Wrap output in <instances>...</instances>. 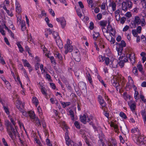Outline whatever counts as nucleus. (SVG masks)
I'll use <instances>...</instances> for the list:
<instances>
[{
	"label": "nucleus",
	"mask_w": 146,
	"mask_h": 146,
	"mask_svg": "<svg viewBox=\"0 0 146 146\" xmlns=\"http://www.w3.org/2000/svg\"><path fill=\"white\" fill-rule=\"evenodd\" d=\"M107 28V30H106L105 28L102 27V30L103 35L110 42L111 44H113L115 42V40L114 38H112L110 35L108 31L112 30L113 28L111 25H108Z\"/></svg>",
	"instance_id": "1"
},
{
	"label": "nucleus",
	"mask_w": 146,
	"mask_h": 146,
	"mask_svg": "<svg viewBox=\"0 0 146 146\" xmlns=\"http://www.w3.org/2000/svg\"><path fill=\"white\" fill-rule=\"evenodd\" d=\"M122 9L123 10L126 11L128 8L131 9L132 7V3L131 1H123L122 3Z\"/></svg>",
	"instance_id": "2"
},
{
	"label": "nucleus",
	"mask_w": 146,
	"mask_h": 146,
	"mask_svg": "<svg viewBox=\"0 0 146 146\" xmlns=\"http://www.w3.org/2000/svg\"><path fill=\"white\" fill-rule=\"evenodd\" d=\"M98 99L100 104L102 106L101 108L104 111L108 110V108L106 106V104L102 96L100 95L98 96Z\"/></svg>",
	"instance_id": "3"
},
{
	"label": "nucleus",
	"mask_w": 146,
	"mask_h": 146,
	"mask_svg": "<svg viewBox=\"0 0 146 146\" xmlns=\"http://www.w3.org/2000/svg\"><path fill=\"white\" fill-rule=\"evenodd\" d=\"M116 43L119 45V46L116 48V50L118 52V55H120L123 50V47L126 46V44L123 40H122L120 43L118 44L117 43Z\"/></svg>",
	"instance_id": "4"
},
{
	"label": "nucleus",
	"mask_w": 146,
	"mask_h": 146,
	"mask_svg": "<svg viewBox=\"0 0 146 146\" xmlns=\"http://www.w3.org/2000/svg\"><path fill=\"white\" fill-rule=\"evenodd\" d=\"M5 124L7 127V131L9 135L13 139V136L11 135V134L10 131L11 129L13 130V127L12 126L11 123L8 121H5Z\"/></svg>",
	"instance_id": "5"
},
{
	"label": "nucleus",
	"mask_w": 146,
	"mask_h": 146,
	"mask_svg": "<svg viewBox=\"0 0 146 146\" xmlns=\"http://www.w3.org/2000/svg\"><path fill=\"white\" fill-rule=\"evenodd\" d=\"M72 54V56L75 61L77 62H79L80 61L81 56H80L79 52L78 50L76 49L74 52H73Z\"/></svg>",
	"instance_id": "6"
},
{
	"label": "nucleus",
	"mask_w": 146,
	"mask_h": 146,
	"mask_svg": "<svg viewBox=\"0 0 146 146\" xmlns=\"http://www.w3.org/2000/svg\"><path fill=\"white\" fill-rule=\"evenodd\" d=\"M127 57L129 58L132 64H133L135 63V54L134 53H131L129 54H127Z\"/></svg>",
	"instance_id": "7"
},
{
	"label": "nucleus",
	"mask_w": 146,
	"mask_h": 146,
	"mask_svg": "<svg viewBox=\"0 0 146 146\" xmlns=\"http://www.w3.org/2000/svg\"><path fill=\"white\" fill-rule=\"evenodd\" d=\"M64 48L65 49L64 52L66 54H67L68 52H71L73 50V47L70 44H66Z\"/></svg>",
	"instance_id": "8"
},
{
	"label": "nucleus",
	"mask_w": 146,
	"mask_h": 146,
	"mask_svg": "<svg viewBox=\"0 0 146 146\" xmlns=\"http://www.w3.org/2000/svg\"><path fill=\"white\" fill-rule=\"evenodd\" d=\"M121 129L122 133L123 134L125 135L126 134H127L129 132V130L127 128L126 125L123 124V125L122 127L121 126L120 127Z\"/></svg>",
	"instance_id": "9"
},
{
	"label": "nucleus",
	"mask_w": 146,
	"mask_h": 146,
	"mask_svg": "<svg viewBox=\"0 0 146 146\" xmlns=\"http://www.w3.org/2000/svg\"><path fill=\"white\" fill-rule=\"evenodd\" d=\"M128 104L131 111L133 112H134L136 107L135 104L132 103L131 101L128 102Z\"/></svg>",
	"instance_id": "10"
},
{
	"label": "nucleus",
	"mask_w": 146,
	"mask_h": 146,
	"mask_svg": "<svg viewBox=\"0 0 146 146\" xmlns=\"http://www.w3.org/2000/svg\"><path fill=\"white\" fill-rule=\"evenodd\" d=\"M86 117H88V116H87L86 114H84L83 115H81L80 116V120L84 124H85L86 123Z\"/></svg>",
	"instance_id": "11"
},
{
	"label": "nucleus",
	"mask_w": 146,
	"mask_h": 146,
	"mask_svg": "<svg viewBox=\"0 0 146 146\" xmlns=\"http://www.w3.org/2000/svg\"><path fill=\"white\" fill-rule=\"evenodd\" d=\"M144 137L141 136H138L137 139V144L140 145L143 143L144 142L143 141Z\"/></svg>",
	"instance_id": "12"
},
{
	"label": "nucleus",
	"mask_w": 146,
	"mask_h": 146,
	"mask_svg": "<svg viewBox=\"0 0 146 146\" xmlns=\"http://www.w3.org/2000/svg\"><path fill=\"white\" fill-rule=\"evenodd\" d=\"M64 127L65 129H66V132L65 133V140H70V139L68 136V131L67 130L68 127L65 124H64Z\"/></svg>",
	"instance_id": "13"
},
{
	"label": "nucleus",
	"mask_w": 146,
	"mask_h": 146,
	"mask_svg": "<svg viewBox=\"0 0 146 146\" xmlns=\"http://www.w3.org/2000/svg\"><path fill=\"white\" fill-rule=\"evenodd\" d=\"M98 41L100 47L101 48H104L105 47V42L103 39L102 38H100L99 39Z\"/></svg>",
	"instance_id": "14"
},
{
	"label": "nucleus",
	"mask_w": 146,
	"mask_h": 146,
	"mask_svg": "<svg viewBox=\"0 0 146 146\" xmlns=\"http://www.w3.org/2000/svg\"><path fill=\"white\" fill-rule=\"evenodd\" d=\"M141 22L139 17L137 16L135 17L134 21V25H139L140 23Z\"/></svg>",
	"instance_id": "15"
},
{
	"label": "nucleus",
	"mask_w": 146,
	"mask_h": 146,
	"mask_svg": "<svg viewBox=\"0 0 146 146\" xmlns=\"http://www.w3.org/2000/svg\"><path fill=\"white\" fill-rule=\"evenodd\" d=\"M56 41L59 48H62L63 47V45L61 40L59 39L58 40L56 39Z\"/></svg>",
	"instance_id": "16"
},
{
	"label": "nucleus",
	"mask_w": 146,
	"mask_h": 146,
	"mask_svg": "<svg viewBox=\"0 0 146 146\" xmlns=\"http://www.w3.org/2000/svg\"><path fill=\"white\" fill-rule=\"evenodd\" d=\"M60 23L62 28H64L66 25V21L64 17H62L60 19Z\"/></svg>",
	"instance_id": "17"
},
{
	"label": "nucleus",
	"mask_w": 146,
	"mask_h": 146,
	"mask_svg": "<svg viewBox=\"0 0 146 146\" xmlns=\"http://www.w3.org/2000/svg\"><path fill=\"white\" fill-rule=\"evenodd\" d=\"M10 132L11 133V135L13 136V139L11 137V138L12 140H14L17 136V132H16V131H15V129L14 128L13 130L11 129Z\"/></svg>",
	"instance_id": "18"
},
{
	"label": "nucleus",
	"mask_w": 146,
	"mask_h": 146,
	"mask_svg": "<svg viewBox=\"0 0 146 146\" xmlns=\"http://www.w3.org/2000/svg\"><path fill=\"white\" fill-rule=\"evenodd\" d=\"M127 58H128V57H127V54L126 56H120L119 58V60L122 61H123L125 63L128 61Z\"/></svg>",
	"instance_id": "19"
},
{
	"label": "nucleus",
	"mask_w": 146,
	"mask_h": 146,
	"mask_svg": "<svg viewBox=\"0 0 146 146\" xmlns=\"http://www.w3.org/2000/svg\"><path fill=\"white\" fill-rule=\"evenodd\" d=\"M121 80L120 78H119V80H118V81H117L116 80V82L114 80H113V82H112V84L113 86H114L116 88H117L119 85V82Z\"/></svg>",
	"instance_id": "20"
},
{
	"label": "nucleus",
	"mask_w": 146,
	"mask_h": 146,
	"mask_svg": "<svg viewBox=\"0 0 146 146\" xmlns=\"http://www.w3.org/2000/svg\"><path fill=\"white\" fill-rule=\"evenodd\" d=\"M82 137L84 139L86 143L88 146H92L91 145L90 143L88 140V137L86 136V135H83L82 136Z\"/></svg>",
	"instance_id": "21"
},
{
	"label": "nucleus",
	"mask_w": 146,
	"mask_h": 146,
	"mask_svg": "<svg viewBox=\"0 0 146 146\" xmlns=\"http://www.w3.org/2000/svg\"><path fill=\"white\" fill-rule=\"evenodd\" d=\"M54 56L55 57L58 58L60 60H62V56L61 54L58 52L54 54Z\"/></svg>",
	"instance_id": "22"
},
{
	"label": "nucleus",
	"mask_w": 146,
	"mask_h": 146,
	"mask_svg": "<svg viewBox=\"0 0 146 146\" xmlns=\"http://www.w3.org/2000/svg\"><path fill=\"white\" fill-rule=\"evenodd\" d=\"M32 102L36 106H37L39 103L37 99L35 97H33L32 99Z\"/></svg>",
	"instance_id": "23"
},
{
	"label": "nucleus",
	"mask_w": 146,
	"mask_h": 146,
	"mask_svg": "<svg viewBox=\"0 0 146 146\" xmlns=\"http://www.w3.org/2000/svg\"><path fill=\"white\" fill-rule=\"evenodd\" d=\"M20 23L21 24L22 30L23 31L25 30L26 29L25 22L24 21H22Z\"/></svg>",
	"instance_id": "24"
},
{
	"label": "nucleus",
	"mask_w": 146,
	"mask_h": 146,
	"mask_svg": "<svg viewBox=\"0 0 146 146\" xmlns=\"http://www.w3.org/2000/svg\"><path fill=\"white\" fill-rule=\"evenodd\" d=\"M29 117L31 119H33L35 118V115L34 112L32 111H30L29 112Z\"/></svg>",
	"instance_id": "25"
},
{
	"label": "nucleus",
	"mask_w": 146,
	"mask_h": 146,
	"mask_svg": "<svg viewBox=\"0 0 146 146\" xmlns=\"http://www.w3.org/2000/svg\"><path fill=\"white\" fill-rule=\"evenodd\" d=\"M23 62L24 65L25 66H27L28 67H30V64L26 60L23 59Z\"/></svg>",
	"instance_id": "26"
},
{
	"label": "nucleus",
	"mask_w": 146,
	"mask_h": 146,
	"mask_svg": "<svg viewBox=\"0 0 146 146\" xmlns=\"http://www.w3.org/2000/svg\"><path fill=\"white\" fill-rule=\"evenodd\" d=\"M110 6L112 7V10L113 11L115 10L116 5L114 1H112L111 4H110Z\"/></svg>",
	"instance_id": "27"
},
{
	"label": "nucleus",
	"mask_w": 146,
	"mask_h": 146,
	"mask_svg": "<svg viewBox=\"0 0 146 146\" xmlns=\"http://www.w3.org/2000/svg\"><path fill=\"white\" fill-rule=\"evenodd\" d=\"M109 146H117L116 143L115 141H112L108 143Z\"/></svg>",
	"instance_id": "28"
},
{
	"label": "nucleus",
	"mask_w": 146,
	"mask_h": 146,
	"mask_svg": "<svg viewBox=\"0 0 146 146\" xmlns=\"http://www.w3.org/2000/svg\"><path fill=\"white\" fill-rule=\"evenodd\" d=\"M52 35L54 36V37L55 38H57V39H58L60 38V37L58 36V34L57 32L55 31H53Z\"/></svg>",
	"instance_id": "29"
},
{
	"label": "nucleus",
	"mask_w": 146,
	"mask_h": 146,
	"mask_svg": "<svg viewBox=\"0 0 146 146\" xmlns=\"http://www.w3.org/2000/svg\"><path fill=\"white\" fill-rule=\"evenodd\" d=\"M70 143L71 146H82V144L81 142H79L78 144H76L73 141L70 142Z\"/></svg>",
	"instance_id": "30"
},
{
	"label": "nucleus",
	"mask_w": 146,
	"mask_h": 146,
	"mask_svg": "<svg viewBox=\"0 0 146 146\" xmlns=\"http://www.w3.org/2000/svg\"><path fill=\"white\" fill-rule=\"evenodd\" d=\"M110 126L111 127H113L114 129L116 130L115 131H116L118 130L117 125L113 122H111V123Z\"/></svg>",
	"instance_id": "31"
},
{
	"label": "nucleus",
	"mask_w": 146,
	"mask_h": 146,
	"mask_svg": "<svg viewBox=\"0 0 146 146\" xmlns=\"http://www.w3.org/2000/svg\"><path fill=\"white\" fill-rule=\"evenodd\" d=\"M100 25L102 27L106 26L107 24L106 21H100Z\"/></svg>",
	"instance_id": "32"
},
{
	"label": "nucleus",
	"mask_w": 146,
	"mask_h": 146,
	"mask_svg": "<svg viewBox=\"0 0 146 146\" xmlns=\"http://www.w3.org/2000/svg\"><path fill=\"white\" fill-rule=\"evenodd\" d=\"M69 114L70 115L71 118L72 120H74V115L73 111L71 110H70L69 111Z\"/></svg>",
	"instance_id": "33"
},
{
	"label": "nucleus",
	"mask_w": 146,
	"mask_h": 146,
	"mask_svg": "<svg viewBox=\"0 0 146 146\" xmlns=\"http://www.w3.org/2000/svg\"><path fill=\"white\" fill-rule=\"evenodd\" d=\"M86 77L87 79L88 80V81L91 84H92V81L90 74L89 73H88V74H87V73H86Z\"/></svg>",
	"instance_id": "34"
},
{
	"label": "nucleus",
	"mask_w": 146,
	"mask_h": 146,
	"mask_svg": "<svg viewBox=\"0 0 146 146\" xmlns=\"http://www.w3.org/2000/svg\"><path fill=\"white\" fill-rule=\"evenodd\" d=\"M49 58L51 60V62L54 65H55L56 64V62L55 60L54 59V58L53 56H50Z\"/></svg>",
	"instance_id": "35"
},
{
	"label": "nucleus",
	"mask_w": 146,
	"mask_h": 146,
	"mask_svg": "<svg viewBox=\"0 0 146 146\" xmlns=\"http://www.w3.org/2000/svg\"><path fill=\"white\" fill-rule=\"evenodd\" d=\"M131 131L132 133H135V134L137 133L139 134V129L137 128L133 129H131Z\"/></svg>",
	"instance_id": "36"
},
{
	"label": "nucleus",
	"mask_w": 146,
	"mask_h": 146,
	"mask_svg": "<svg viewBox=\"0 0 146 146\" xmlns=\"http://www.w3.org/2000/svg\"><path fill=\"white\" fill-rule=\"evenodd\" d=\"M104 60L105 61V63L106 64L108 65L110 62V59L108 57H104Z\"/></svg>",
	"instance_id": "37"
},
{
	"label": "nucleus",
	"mask_w": 146,
	"mask_h": 146,
	"mask_svg": "<svg viewBox=\"0 0 146 146\" xmlns=\"http://www.w3.org/2000/svg\"><path fill=\"white\" fill-rule=\"evenodd\" d=\"M119 115L121 117H123L124 119H126L127 118V117L126 115L122 112H120Z\"/></svg>",
	"instance_id": "38"
},
{
	"label": "nucleus",
	"mask_w": 146,
	"mask_h": 146,
	"mask_svg": "<svg viewBox=\"0 0 146 146\" xmlns=\"http://www.w3.org/2000/svg\"><path fill=\"white\" fill-rule=\"evenodd\" d=\"M99 144L100 146H105V144L102 139H100L99 141Z\"/></svg>",
	"instance_id": "39"
},
{
	"label": "nucleus",
	"mask_w": 146,
	"mask_h": 146,
	"mask_svg": "<svg viewBox=\"0 0 146 146\" xmlns=\"http://www.w3.org/2000/svg\"><path fill=\"white\" fill-rule=\"evenodd\" d=\"M74 124L76 127L78 129H80V127L79 122L77 121H76L74 123Z\"/></svg>",
	"instance_id": "40"
},
{
	"label": "nucleus",
	"mask_w": 146,
	"mask_h": 146,
	"mask_svg": "<svg viewBox=\"0 0 146 146\" xmlns=\"http://www.w3.org/2000/svg\"><path fill=\"white\" fill-rule=\"evenodd\" d=\"M76 12L78 15L80 17H81L82 16V15L81 13L80 10V9H77L76 10Z\"/></svg>",
	"instance_id": "41"
},
{
	"label": "nucleus",
	"mask_w": 146,
	"mask_h": 146,
	"mask_svg": "<svg viewBox=\"0 0 146 146\" xmlns=\"http://www.w3.org/2000/svg\"><path fill=\"white\" fill-rule=\"evenodd\" d=\"M110 34V35H111L113 36H115V30L113 29L111 30H110L109 31Z\"/></svg>",
	"instance_id": "42"
},
{
	"label": "nucleus",
	"mask_w": 146,
	"mask_h": 146,
	"mask_svg": "<svg viewBox=\"0 0 146 146\" xmlns=\"http://www.w3.org/2000/svg\"><path fill=\"white\" fill-rule=\"evenodd\" d=\"M137 68L139 71L141 72L143 70V67L142 65L141 64H138L137 66Z\"/></svg>",
	"instance_id": "43"
},
{
	"label": "nucleus",
	"mask_w": 146,
	"mask_h": 146,
	"mask_svg": "<svg viewBox=\"0 0 146 146\" xmlns=\"http://www.w3.org/2000/svg\"><path fill=\"white\" fill-rule=\"evenodd\" d=\"M41 91L43 95H46L47 94L45 90V88H41Z\"/></svg>",
	"instance_id": "44"
},
{
	"label": "nucleus",
	"mask_w": 146,
	"mask_h": 146,
	"mask_svg": "<svg viewBox=\"0 0 146 146\" xmlns=\"http://www.w3.org/2000/svg\"><path fill=\"white\" fill-rule=\"evenodd\" d=\"M135 74V75H137V72H138V70L135 67L132 71Z\"/></svg>",
	"instance_id": "45"
},
{
	"label": "nucleus",
	"mask_w": 146,
	"mask_h": 146,
	"mask_svg": "<svg viewBox=\"0 0 146 146\" xmlns=\"http://www.w3.org/2000/svg\"><path fill=\"white\" fill-rule=\"evenodd\" d=\"M16 11L18 14L21 13V7H19L17 8H16Z\"/></svg>",
	"instance_id": "46"
},
{
	"label": "nucleus",
	"mask_w": 146,
	"mask_h": 146,
	"mask_svg": "<svg viewBox=\"0 0 146 146\" xmlns=\"http://www.w3.org/2000/svg\"><path fill=\"white\" fill-rule=\"evenodd\" d=\"M132 32L133 35L135 36L136 37L137 36V33L136 30L135 29H133L132 30Z\"/></svg>",
	"instance_id": "47"
},
{
	"label": "nucleus",
	"mask_w": 146,
	"mask_h": 146,
	"mask_svg": "<svg viewBox=\"0 0 146 146\" xmlns=\"http://www.w3.org/2000/svg\"><path fill=\"white\" fill-rule=\"evenodd\" d=\"M0 62L3 65L5 64H6L4 59L1 57H0Z\"/></svg>",
	"instance_id": "48"
},
{
	"label": "nucleus",
	"mask_w": 146,
	"mask_h": 146,
	"mask_svg": "<svg viewBox=\"0 0 146 146\" xmlns=\"http://www.w3.org/2000/svg\"><path fill=\"white\" fill-rule=\"evenodd\" d=\"M140 98H141V100L144 103L146 102V99L145 98L144 96L143 95H141L140 96Z\"/></svg>",
	"instance_id": "49"
},
{
	"label": "nucleus",
	"mask_w": 146,
	"mask_h": 146,
	"mask_svg": "<svg viewBox=\"0 0 146 146\" xmlns=\"http://www.w3.org/2000/svg\"><path fill=\"white\" fill-rule=\"evenodd\" d=\"M80 134L84 135L86 134L87 132L85 129H81L80 130Z\"/></svg>",
	"instance_id": "50"
},
{
	"label": "nucleus",
	"mask_w": 146,
	"mask_h": 146,
	"mask_svg": "<svg viewBox=\"0 0 146 146\" xmlns=\"http://www.w3.org/2000/svg\"><path fill=\"white\" fill-rule=\"evenodd\" d=\"M40 69L41 70L42 73H44L45 72V70L44 69L43 65L41 64L40 66Z\"/></svg>",
	"instance_id": "51"
},
{
	"label": "nucleus",
	"mask_w": 146,
	"mask_h": 146,
	"mask_svg": "<svg viewBox=\"0 0 146 146\" xmlns=\"http://www.w3.org/2000/svg\"><path fill=\"white\" fill-rule=\"evenodd\" d=\"M4 109L5 110V112L7 114H9V111L8 108L5 106H3Z\"/></svg>",
	"instance_id": "52"
},
{
	"label": "nucleus",
	"mask_w": 146,
	"mask_h": 146,
	"mask_svg": "<svg viewBox=\"0 0 146 146\" xmlns=\"http://www.w3.org/2000/svg\"><path fill=\"white\" fill-rule=\"evenodd\" d=\"M97 19L98 20H100L102 18V15L101 13H99L97 15Z\"/></svg>",
	"instance_id": "53"
},
{
	"label": "nucleus",
	"mask_w": 146,
	"mask_h": 146,
	"mask_svg": "<svg viewBox=\"0 0 146 146\" xmlns=\"http://www.w3.org/2000/svg\"><path fill=\"white\" fill-rule=\"evenodd\" d=\"M119 60L120 61H119V64L121 67L122 68L124 66V63L125 62H124L123 61H121V60Z\"/></svg>",
	"instance_id": "54"
},
{
	"label": "nucleus",
	"mask_w": 146,
	"mask_h": 146,
	"mask_svg": "<svg viewBox=\"0 0 146 146\" xmlns=\"http://www.w3.org/2000/svg\"><path fill=\"white\" fill-rule=\"evenodd\" d=\"M126 20V18L125 17H122L120 19V23L122 24H123L124 22H125Z\"/></svg>",
	"instance_id": "55"
},
{
	"label": "nucleus",
	"mask_w": 146,
	"mask_h": 146,
	"mask_svg": "<svg viewBox=\"0 0 146 146\" xmlns=\"http://www.w3.org/2000/svg\"><path fill=\"white\" fill-rule=\"evenodd\" d=\"M94 24L93 22H91L90 23V25L89 26V28L91 30H92L94 27Z\"/></svg>",
	"instance_id": "56"
},
{
	"label": "nucleus",
	"mask_w": 146,
	"mask_h": 146,
	"mask_svg": "<svg viewBox=\"0 0 146 146\" xmlns=\"http://www.w3.org/2000/svg\"><path fill=\"white\" fill-rule=\"evenodd\" d=\"M60 102L63 108H65L67 106H69V105H66V103L65 102H62V101H60Z\"/></svg>",
	"instance_id": "57"
},
{
	"label": "nucleus",
	"mask_w": 146,
	"mask_h": 146,
	"mask_svg": "<svg viewBox=\"0 0 146 146\" xmlns=\"http://www.w3.org/2000/svg\"><path fill=\"white\" fill-rule=\"evenodd\" d=\"M141 22V25L142 26H143L145 25L146 23L145 22V19H142V20Z\"/></svg>",
	"instance_id": "58"
},
{
	"label": "nucleus",
	"mask_w": 146,
	"mask_h": 146,
	"mask_svg": "<svg viewBox=\"0 0 146 146\" xmlns=\"http://www.w3.org/2000/svg\"><path fill=\"white\" fill-rule=\"evenodd\" d=\"M47 145L48 146H52L51 144L50 143V141L49 139H47L46 141Z\"/></svg>",
	"instance_id": "59"
},
{
	"label": "nucleus",
	"mask_w": 146,
	"mask_h": 146,
	"mask_svg": "<svg viewBox=\"0 0 146 146\" xmlns=\"http://www.w3.org/2000/svg\"><path fill=\"white\" fill-rule=\"evenodd\" d=\"M101 9H102L104 10L106 8V3H103L100 6Z\"/></svg>",
	"instance_id": "60"
},
{
	"label": "nucleus",
	"mask_w": 146,
	"mask_h": 146,
	"mask_svg": "<svg viewBox=\"0 0 146 146\" xmlns=\"http://www.w3.org/2000/svg\"><path fill=\"white\" fill-rule=\"evenodd\" d=\"M0 32L3 35H5V31L3 30V28L0 27Z\"/></svg>",
	"instance_id": "61"
},
{
	"label": "nucleus",
	"mask_w": 146,
	"mask_h": 146,
	"mask_svg": "<svg viewBox=\"0 0 146 146\" xmlns=\"http://www.w3.org/2000/svg\"><path fill=\"white\" fill-rule=\"evenodd\" d=\"M141 27L140 26H138L137 29V32L138 33H140L141 32Z\"/></svg>",
	"instance_id": "62"
},
{
	"label": "nucleus",
	"mask_w": 146,
	"mask_h": 146,
	"mask_svg": "<svg viewBox=\"0 0 146 146\" xmlns=\"http://www.w3.org/2000/svg\"><path fill=\"white\" fill-rule=\"evenodd\" d=\"M49 11L50 13L54 17L55 15V13L54 11L52 10V9H49Z\"/></svg>",
	"instance_id": "63"
},
{
	"label": "nucleus",
	"mask_w": 146,
	"mask_h": 146,
	"mask_svg": "<svg viewBox=\"0 0 146 146\" xmlns=\"http://www.w3.org/2000/svg\"><path fill=\"white\" fill-rule=\"evenodd\" d=\"M99 62H103L104 61V58L102 56H99Z\"/></svg>",
	"instance_id": "64"
}]
</instances>
